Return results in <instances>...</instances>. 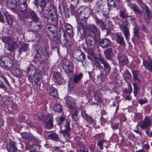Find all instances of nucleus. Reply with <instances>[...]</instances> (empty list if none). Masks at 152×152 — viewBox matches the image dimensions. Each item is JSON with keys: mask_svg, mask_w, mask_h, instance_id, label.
<instances>
[{"mask_svg": "<svg viewBox=\"0 0 152 152\" xmlns=\"http://www.w3.org/2000/svg\"><path fill=\"white\" fill-rule=\"evenodd\" d=\"M54 112L55 113H61L63 111L62 106L60 103L55 104L54 106Z\"/></svg>", "mask_w": 152, "mask_h": 152, "instance_id": "obj_45", "label": "nucleus"}, {"mask_svg": "<svg viewBox=\"0 0 152 152\" xmlns=\"http://www.w3.org/2000/svg\"><path fill=\"white\" fill-rule=\"evenodd\" d=\"M151 121L149 117L145 116L143 120L140 122L139 126L142 129H148L151 126Z\"/></svg>", "mask_w": 152, "mask_h": 152, "instance_id": "obj_18", "label": "nucleus"}, {"mask_svg": "<svg viewBox=\"0 0 152 152\" xmlns=\"http://www.w3.org/2000/svg\"><path fill=\"white\" fill-rule=\"evenodd\" d=\"M92 16L95 22L97 25H99L101 29L103 30H106L107 34H109L112 28L111 23L109 20L99 19L94 14H93Z\"/></svg>", "mask_w": 152, "mask_h": 152, "instance_id": "obj_3", "label": "nucleus"}, {"mask_svg": "<svg viewBox=\"0 0 152 152\" xmlns=\"http://www.w3.org/2000/svg\"><path fill=\"white\" fill-rule=\"evenodd\" d=\"M53 80L58 85H62L65 83L66 81L62 77L61 74L58 72H54L53 74Z\"/></svg>", "mask_w": 152, "mask_h": 152, "instance_id": "obj_14", "label": "nucleus"}, {"mask_svg": "<svg viewBox=\"0 0 152 152\" xmlns=\"http://www.w3.org/2000/svg\"><path fill=\"white\" fill-rule=\"evenodd\" d=\"M53 118L51 115H46L43 121V126L45 129L50 130L53 128Z\"/></svg>", "mask_w": 152, "mask_h": 152, "instance_id": "obj_10", "label": "nucleus"}, {"mask_svg": "<svg viewBox=\"0 0 152 152\" xmlns=\"http://www.w3.org/2000/svg\"><path fill=\"white\" fill-rule=\"evenodd\" d=\"M105 136V133L104 132H101L98 134H96L93 137L96 140L104 139Z\"/></svg>", "mask_w": 152, "mask_h": 152, "instance_id": "obj_56", "label": "nucleus"}, {"mask_svg": "<svg viewBox=\"0 0 152 152\" xmlns=\"http://www.w3.org/2000/svg\"><path fill=\"white\" fill-rule=\"evenodd\" d=\"M104 66V71L106 75H108L110 73L111 67L110 65L107 62L103 64Z\"/></svg>", "mask_w": 152, "mask_h": 152, "instance_id": "obj_50", "label": "nucleus"}, {"mask_svg": "<svg viewBox=\"0 0 152 152\" xmlns=\"http://www.w3.org/2000/svg\"><path fill=\"white\" fill-rule=\"evenodd\" d=\"M20 64L17 65V68H14L12 71V74L14 76L18 78H21L23 76V71L18 68Z\"/></svg>", "mask_w": 152, "mask_h": 152, "instance_id": "obj_34", "label": "nucleus"}, {"mask_svg": "<svg viewBox=\"0 0 152 152\" xmlns=\"http://www.w3.org/2000/svg\"><path fill=\"white\" fill-rule=\"evenodd\" d=\"M61 37V35H60V43H61V45L63 47H66L68 44V41L66 39H63Z\"/></svg>", "mask_w": 152, "mask_h": 152, "instance_id": "obj_62", "label": "nucleus"}, {"mask_svg": "<svg viewBox=\"0 0 152 152\" xmlns=\"http://www.w3.org/2000/svg\"><path fill=\"white\" fill-rule=\"evenodd\" d=\"M6 22L8 24V25H9L10 26H11L12 25L13 22V20L12 17L11 16V15L7 16V17L5 18Z\"/></svg>", "mask_w": 152, "mask_h": 152, "instance_id": "obj_63", "label": "nucleus"}, {"mask_svg": "<svg viewBox=\"0 0 152 152\" xmlns=\"http://www.w3.org/2000/svg\"><path fill=\"white\" fill-rule=\"evenodd\" d=\"M123 76L126 80H130L132 77L131 73L127 69H125L123 72Z\"/></svg>", "mask_w": 152, "mask_h": 152, "instance_id": "obj_49", "label": "nucleus"}, {"mask_svg": "<svg viewBox=\"0 0 152 152\" xmlns=\"http://www.w3.org/2000/svg\"><path fill=\"white\" fill-rule=\"evenodd\" d=\"M132 85L134 88L133 93L134 94V96L136 97L139 94V88L137 84L136 83H132Z\"/></svg>", "mask_w": 152, "mask_h": 152, "instance_id": "obj_54", "label": "nucleus"}, {"mask_svg": "<svg viewBox=\"0 0 152 152\" xmlns=\"http://www.w3.org/2000/svg\"><path fill=\"white\" fill-rule=\"evenodd\" d=\"M133 78L132 80L134 82L133 83L137 84L140 83L141 81L140 77L139 76L140 71L138 70H135L132 71Z\"/></svg>", "mask_w": 152, "mask_h": 152, "instance_id": "obj_32", "label": "nucleus"}, {"mask_svg": "<svg viewBox=\"0 0 152 152\" xmlns=\"http://www.w3.org/2000/svg\"><path fill=\"white\" fill-rule=\"evenodd\" d=\"M128 5L133 10L137 16H141L142 12L140 7L136 4L130 3Z\"/></svg>", "mask_w": 152, "mask_h": 152, "instance_id": "obj_24", "label": "nucleus"}, {"mask_svg": "<svg viewBox=\"0 0 152 152\" xmlns=\"http://www.w3.org/2000/svg\"><path fill=\"white\" fill-rule=\"evenodd\" d=\"M64 26L65 29V31L67 33L69 38H73L74 33L72 26L70 24L66 23H64Z\"/></svg>", "mask_w": 152, "mask_h": 152, "instance_id": "obj_22", "label": "nucleus"}, {"mask_svg": "<svg viewBox=\"0 0 152 152\" xmlns=\"http://www.w3.org/2000/svg\"><path fill=\"white\" fill-rule=\"evenodd\" d=\"M26 70V75L29 82L32 83L33 88L35 89L40 88L41 84L40 80L42 78L41 74H36V68L32 64H30Z\"/></svg>", "mask_w": 152, "mask_h": 152, "instance_id": "obj_1", "label": "nucleus"}, {"mask_svg": "<svg viewBox=\"0 0 152 152\" xmlns=\"http://www.w3.org/2000/svg\"><path fill=\"white\" fill-rule=\"evenodd\" d=\"M115 36L116 38L117 42L121 45H124L125 42L124 38L121 33L120 32H117L115 34Z\"/></svg>", "mask_w": 152, "mask_h": 152, "instance_id": "obj_37", "label": "nucleus"}, {"mask_svg": "<svg viewBox=\"0 0 152 152\" xmlns=\"http://www.w3.org/2000/svg\"><path fill=\"white\" fill-rule=\"evenodd\" d=\"M10 53L0 58V66L3 69H8L13 65L12 60L10 56Z\"/></svg>", "mask_w": 152, "mask_h": 152, "instance_id": "obj_7", "label": "nucleus"}, {"mask_svg": "<svg viewBox=\"0 0 152 152\" xmlns=\"http://www.w3.org/2000/svg\"><path fill=\"white\" fill-rule=\"evenodd\" d=\"M90 16V12L88 10L85 9L84 13L82 14V20L85 21V23H87L88 18Z\"/></svg>", "mask_w": 152, "mask_h": 152, "instance_id": "obj_48", "label": "nucleus"}, {"mask_svg": "<svg viewBox=\"0 0 152 152\" xmlns=\"http://www.w3.org/2000/svg\"><path fill=\"white\" fill-rule=\"evenodd\" d=\"M78 22L77 25V33H80V37L82 39L85 37L86 35L87 32V27L85 26L86 23H85L83 20H80Z\"/></svg>", "mask_w": 152, "mask_h": 152, "instance_id": "obj_8", "label": "nucleus"}, {"mask_svg": "<svg viewBox=\"0 0 152 152\" xmlns=\"http://www.w3.org/2000/svg\"><path fill=\"white\" fill-rule=\"evenodd\" d=\"M64 99L65 100L66 104L68 108L72 109L75 104V101L74 98L69 95H66Z\"/></svg>", "mask_w": 152, "mask_h": 152, "instance_id": "obj_23", "label": "nucleus"}, {"mask_svg": "<svg viewBox=\"0 0 152 152\" xmlns=\"http://www.w3.org/2000/svg\"><path fill=\"white\" fill-rule=\"evenodd\" d=\"M45 9V8H44L43 9H38L39 12V15L42 20L45 21V22H49V15L48 16V14L46 12H43Z\"/></svg>", "mask_w": 152, "mask_h": 152, "instance_id": "obj_36", "label": "nucleus"}, {"mask_svg": "<svg viewBox=\"0 0 152 152\" xmlns=\"http://www.w3.org/2000/svg\"><path fill=\"white\" fill-rule=\"evenodd\" d=\"M87 31L91 34L94 35L96 38H100V31L95 24L90 25L87 27Z\"/></svg>", "mask_w": 152, "mask_h": 152, "instance_id": "obj_11", "label": "nucleus"}, {"mask_svg": "<svg viewBox=\"0 0 152 152\" xmlns=\"http://www.w3.org/2000/svg\"><path fill=\"white\" fill-rule=\"evenodd\" d=\"M142 63L145 69L149 72L152 73V59H150L148 61L143 59Z\"/></svg>", "mask_w": 152, "mask_h": 152, "instance_id": "obj_31", "label": "nucleus"}, {"mask_svg": "<svg viewBox=\"0 0 152 152\" xmlns=\"http://www.w3.org/2000/svg\"><path fill=\"white\" fill-rule=\"evenodd\" d=\"M49 21L53 24L58 25V15L57 12H51L49 14Z\"/></svg>", "mask_w": 152, "mask_h": 152, "instance_id": "obj_25", "label": "nucleus"}, {"mask_svg": "<svg viewBox=\"0 0 152 152\" xmlns=\"http://www.w3.org/2000/svg\"><path fill=\"white\" fill-rule=\"evenodd\" d=\"M113 47H111L110 48L104 50V52L105 57L107 59L109 60H112L114 55L113 53Z\"/></svg>", "mask_w": 152, "mask_h": 152, "instance_id": "obj_29", "label": "nucleus"}, {"mask_svg": "<svg viewBox=\"0 0 152 152\" xmlns=\"http://www.w3.org/2000/svg\"><path fill=\"white\" fill-rule=\"evenodd\" d=\"M83 74L81 72L78 74H75L73 79L74 83H79L83 78Z\"/></svg>", "mask_w": 152, "mask_h": 152, "instance_id": "obj_43", "label": "nucleus"}, {"mask_svg": "<svg viewBox=\"0 0 152 152\" xmlns=\"http://www.w3.org/2000/svg\"><path fill=\"white\" fill-rule=\"evenodd\" d=\"M18 47V43L16 42L13 41L8 45L7 50L8 51L12 52L16 49Z\"/></svg>", "mask_w": 152, "mask_h": 152, "instance_id": "obj_42", "label": "nucleus"}, {"mask_svg": "<svg viewBox=\"0 0 152 152\" xmlns=\"http://www.w3.org/2000/svg\"><path fill=\"white\" fill-rule=\"evenodd\" d=\"M7 6L11 10H15L17 6V0H5Z\"/></svg>", "mask_w": 152, "mask_h": 152, "instance_id": "obj_33", "label": "nucleus"}, {"mask_svg": "<svg viewBox=\"0 0 152 152\" xmlns=\"http://www.w3.org/2000/svg\"><path fill=\"white\" fill-rule=\"evenodd\" d=\"M18 51L19 54H21L23 52L27 51L28 50V45L27 44L22 42L20 45Z\"/></svg>", "mask_w": 152, "mask_h": 152, "instance_id": "obj_41", "label": "nucleus"}, {"mask_svg": "<svg viewBox=\"0 0 152 152\" xmlns=\"http://www.w3.org/2000/svg\"><path fill=\"white\" fill-rule=\"evenodd\" d=\"M40 142L39 140H35L32 143L28 146V150L29 152H38L41 148L40 145Z\"/></svg>", "mask_w": 152, "mask_h": 152, "instance_id": "obj_15", "label": "nucleus"}, {"mask_svg": "<svg viewBox=\"0 0 152 152\" xmlns=\"http://www.w3.org/2000/svg\"><path fill=\"white\" fill-rule=\"evenodd\" d=\"M21 136L23 138L30 142L33 140L34 138L30 134L27 132L22 133Z\"/></svg>", "mask_w": 152, "mask_h": 152, "instance_id": "obj_46", "label": "nucleus"}, {"mask_svg": "<svg viewBox=\"0 0 152 152\" xmlns=\"http://www.w3.org/2000/svg\"><path fill=\"white\" fill-rule=\"evenodd\" d=\"M73 58L78 62H83L86 59L85 53L80 50H76L74 51Z\"/></svg>", "mask_w": 152, "mask_h": 152, "instance_id": "obj_13", "label": "nucleus"}, {"mask_svg": "<svg viewBox=\"0 0 152 152\" xmlns=\"http://www.w3.org/2000/svg\"><path fill=\"white\" fill-rule=\"evenodd\" d=\"M39 49L37 50L36 53L35 55V57L36 58H40L41 61L44 62L49 57L48 48V43L46 42L42 41L40 45H39Z\"/></svg>", "mask_w": 152, "mask_h": 152, "instance_id": "obj_2", "label": "nucleus"}, {"mask_svg": "<svg viewBox=\"0 0 152 152\" xmlns=\"http://www.w3.org/2000/svg\"><path fill=\"white\" fill-rule=\"evenodd\" d=\"M47 10L49 12V13L51 12H57L56 8L53 4H49Z\"/></svg>", "mask_w": 152, "mask_h": 152, "instance_id": "obj_55", "label": "nucleus"}, {"mask_svg": "<svg viewBox=\"0 0 152 152\" xmlns=\"http://www.w3.org/2000/svg\"><path fill=\"white\" fill-rule=\"evenodd\" d=\"M2 100L4 104L7 105L12 104L13 102L12 97L7 95H4L3 96Z\"/></svg>", "mask_w": 152, "mask_h": 152, "instance_id": "obj_38", "label": "nucleus"}, {"mask_svg": "<svg viewBox=\"0 0 152 152\" xmlns=\"http://www.w3.org/2000/svg\"><path fill=\"white\" fill-rule=\"evenodd\" d=\"M51 38L49 39L50 40L51 45L53 49H56L58 54L59 56V45L60 41L58 38V36H57V37H52Z\"/></svg>", "mask_w": 152, "mask_h": 152, "instance_id": "obj_17", "label": "nucleus"}, {"mask_svg": "<svg viewBox=\"0 0 152 152\" xmlns=\"http://www.w3.org/2000/svg\"><path fill=\"white\" fill-rule=\"evenodd\" d=\"M85 115L86 120L88 123L92 124L93 127L95 129L99 128L100 127L99 126H97L96 125V120H94L91 115H88L86 113H85Z\"/></svg>", "mask_w": 152, "mask_h": 152, "instance_id": "obj_26", "label": "nucleus"}, {"mask_svg": "<svg viewBox=\"0 0 152 152\" xmlns=\"http://www.w3.org/2000/svg\"><path fill=\"white\" fill-rule=\"evenodd\" d=\"M58 25L48 24L45 27L46 33L47 36L49 39H51L52 37H57L58 36V27L56 26Z\"/></svg>", "mask_w": 152, "mask_h": 152, "instance_id": "obj_6", "label": "nucleus"}, {"mask_svg": "<svg viewBox=\"0 0 152 152\" xmlns=\"http://www.w3.org/2000/svg\"><path fill=\"white\" fill-rule=\"evenodd\" d=\"M99 43L101 47L103 48H107L110 47H112V42L107 38L102 39L99 42Z\"/></svg>", "mask_w": 152, "mask_h": 152, "instance_id": "obj_28", "label": "nucleus"}, {"mask_svg": "<svg viewBox=\"0 0 152 152\" xmlns=\"http://www.w3.org/2000/svg\"><path fill=\"white\" fill-rule=\"evenodd\" d=\"M79 112V111L78 110H75V111L71 113V117L72 119L74 121H76L77 120V117L78 116V114Z\"/></svg>", "mask_w": 152, "mask_h": 152, "instance_id": "obj_58", "label": "nucleus"}, {"mask_svg": "<svg viewBox=\"0 0 152 152\" xmlns=\"http://www.w3.org/2000/svg\"><path fill=\"white\" fill-rule=\"evenodd\" d=\"M11 104L12 105L11 108L12 112L14 113H16L18 110V105L15 102H12V104Z\"/></svg>", "mask_w": 152, "mask_h": 152, "instance_id": "obj_64", "label": "nucleus"}, {"mask_svg": "<svg viewBox=\"0 0 152 152\" xmlns=\"http://www.w3.org/2000/svg\"><path fill=\"white\" fill-rule=\"evenodd\" d=\"M96 60H97L99 62L103 64L107 62L105 58L100 54L97 57Z\"/></svg>", "mask_w": 152, "mask_h": 152, "instance_id": "obj_59", "label": "nucleus"}, {"mask_svg": "<svg viewBox=\"0 0 152 152\" xmlns=\"http://www.w3.org/2000/svg\"><path fill=\"white\" fill-rule=\"evenodd\" d=\"M102 1H97L96 2L94 9L95 10L97 11L100 12L102 10Z\"/></svg>", "mask_w": 152, "mask_h": 152, "instance_id": "obj_51", "label": "nucleus"}, {"mask_svg": "<svg viewBox=\"0 0 152 152\" xmlns=\"http://www.w3.org/2000/svg\"><path fill=\"white\" fill-rule=\"evenodd\" d=\"M127 88H125L123 90L124 94H131L132 91V88L131 84L129 83H127Z\"/></svg>", "mask_w": 152, "mask_h": 152, "instance_id": "obj_47", "label": "nucleus"}, {"mask_svg": "<svg viewBox=\"0 0 152 152\" xmlns=\"http://www.w3.org/2000/svg\"><path fill=\"white\" fill-rule=\"evenodd\" d=\"M6 148L8 152H23L20 150H18L16 143L12 141H10L7 143Z\"/></svg>", "mask_w": 152, "mask_h": 152, "instance_id": "obj_20", "label": "nucleus"}, {"mask_svg": "<svg viewBox=\"0 0 152 152\" xmlns=\"http://www.w3.org/2000/svg\"><path fill=\"white\" fill-rule=\"evenodd\" d=\"M48 137L51 140L55 141H58L59 139L58 135L56 133H51L48 136Z\"/></svg>", "mask_w": 152, "mask_h": 152, "instance_id": "obj_52", "label": "nucleus"}, {"mask_svg": "<svg viewBox=\"0 0 152 152\" xmlns=\"http://www.w3.org/2000/svg\"><path fill=\"white\" fill-rule=\"evenodd\" d=\"M120 16L122 18H126V23L128 22V20H127V18H129L130 19L129 20H132V18L131 16L130 17H127L126 14L125 13V12L124 11H121L120 12V13L119 14Z\"/></svg>", "mask_w": 152, "mask_h": 152, "instance_id": "obj_60", "label": "nucleus"}, {"mask_svg": "<svg viewBox=\"0 0 152 152\" xmlns=\"http://www.w3.org/2000/svg\"><path fill=\"white\" fill-rule=\"evenodd\" d=\"M114 0H107V6L108 7V9H111L114 7H116V4Z\"/></svg>", "mask_w": 152, "mask_h": 152, "instance_id": "obj_53", "label": "nucleus"}, {"mask_svg": "<svg viewBox=\"0 0 152 152\" xmlns=\"http://www.w3.org/2000/svg\"><path fill=\"white\" fill-rule=\"evenodd\" d=\"M101 95L98 91H94V100L98 101L99 103L103 102V100L101 98Z\"/></svg>", "mask_w": 152, "mask_h": 152, "instance_id": "obj_44", "label": "nucleus"}, {"mask_svg": "<svg viewBox=\"0 0 152 152\" xmlns=\"http://www.w3.org/2000/svg\"><path fill=\"white\" fill-rule=\"evenodd\" d=\"M98 39L91 35H88L86 38V43L88 48L95 46Z\"/></svg>", "mask_w": 152, "mask_h": 152, "instance_id": "obj_16", "label": "nucleus"}, {"mask_svg": "<svg viewBox=\"0 0 152 152\" xmlns=\"http://www.w3.org/2000/svg\"><path fill=\"white\" fill-rule=\"evenodd\" d=\"M70 120L69 118H67L66 120V122L64 125L65 127L64 129H60L59 133H61L63 137L66 139H68L70 137V131L71 128L70 126Z\"/></svg>", "mask_w": 152, "mask_h": 152, "instance_id": "obj_9", "label": "nucleus"}, {"mask_svg": "<svg viewBox=\"0 0 152 152\" xmlns=\"http://www.w3.org/2000/svg\"><path fill=\"white\" fill-rule=\"evenodd\" d=\"M65 116H61L55 118L57 125L59 126L60 129H62V124L65 121H66Z\"/></svg>", "mask_w": 152, "mask_h": 152, "instance_id": "obj_39", "label": "nucleus"}, {"mask_svg": "<svg viewBox=\"0 0 152 152\" xmlns=\"http://www.w3.org/2000/svg\"><path fill=\"white\" fill-rule=\"evenodd\" d=\"M127 23L126 24L124 23L122 25H120V28L123 31L126 40L129 41V37L130 36V34L129 31V28L128 27Z\"/></svg>", "mask_w": 152, "mask_h": 152, "instance_id": "obj_21", "label": "nucleus"}, {"mask_svg": "<svg viewBox=\"0 0 152 152\" xmlns=\"http://www.w3.org/2000/svg\"><path fill=\"white\" fill-rule=\"evenodd\" d=\"M62 62L61 67L66 75L69 78H72L74 76L73 63L66 59H63Z\"/></svg>", "mask_w": 152, "mask_h": 152, "instance_id": "obj_4", "label": "nucleus"}, {"mask_svg": "<svg viewBox=\"0 0 152 152\" xmlns=\"http://www.w3.org/2000/svg\"><path fill=\"white\" fill-rule=\"evenodd\" d=\"M27 0H18V8L20 12L19 13L18 17L21 20L20 15L22 14H24L26 12L27 5Z\"/></svg>", "mask_w": 152, "mask_h": 152, "instance_id": "obj_12", "label": "nucleus"}, {"mask_svg": "<svg viewBox=\"0 0 152 152\" xmlns=\"http://www.w3.org/2000/svg\"><path fill=\"white\" fill-rule=\"evenodd\" d=\"M117 57L121 65L124 66L125 65L128 64V60L126 56L124 55L121 56L119 55H118Z\"/></svg>", "mask_w": 152, "mask_h": 152, "instance_id": "obj_35", "label": "nucleus"}, {"mask_svg": "<svg viewBox=\"0 0 152 152\" xmlns=\"http://www.w3.org/2000/svg\"><path fill=\"white\" fill-rule=\"evenodd\" d=\"M97 56H96V54L93 51H91L88 55V58L91 60H96Z\"/></svg>", "mask_w": 152, "mask_h": 152, "instance_id": "obj_61", "label": "nucleus"}, {"mask_svg": "<svg viewBox=\"0 0 152 152\" xmlns=\"http://www.w3.org/2000/svg\"><path fill=\"white\" fill-rule=\"evenodd\" d=\"M20 16L21 20L23 21L28 18H30L34 22H37L39 19L37 14L33 10L31 9H27L24 14H22Z\"/></svg>", "mask_w": 152, "mask_h": 152, "instance_id": "obj_5", "label": "nucleus"}, {"mask_svg": "<svg viewBox=\"0 0 152 152\" xmlns=\"http://www.w3.org/2000/svg\"><path fill=\"white\" fill-rule=\"evenodd\" d=\"M34 4L38 10L40 9H43L45 8L47 4L45 0H34Z\"/></svg>", "mask_w": 152, "mask_h": 152, "instance_id": "obj_30", "label": "nucleus"}, {"mask_svg": "<svg viewBox=\"0 0 152 152\" xmlns=\"http://www.w3.org/2000/svg\"><path fill=\"white\" fill-rule=\"evenodd\" d=\"M49 93L53 97L56 98L58 97V91L57 89L52 86L48 88Z\"/></svg>", "mask_w": 152, "mask_h": 152, "instance_id": "obj_40", "label": "nucleus"}, {"mask_svg": "<svg viewBox=\"0 0 152 152\" xmlns=\"http://www.w3.org/2000/svg\"><path fill=\"white\" fill-rule=\"evenodd\" d=\"M84 11L85 9L83 7H80L78 8L77 10H75L72 12L71 14L75 17L77 23L79 20L80 21V20H83L82 15V14L84 13Z\"/></svg>", "mask_w": 152, "mask_h": 152, "instance_id": "obj_19", "label": "nucleus"}, {"mask_svg": "<svg viewBox=\"0 0 152 152\" xmlns=\"http://www.w3.org/2000/svg\"><path fill=\"white\" fill-rule=\"evenodd\" d=\"M133 37L137 40H140L142 37V33L140 31V29L137 26H135L133 28Z\"/></svg>", "mask_w": 152, "mask_h": 152, "instance_id": "obj_27", "label": "nucleus"}, {"mask_svg": "<svg viewBox=\"0 0 152 152\" xmlns=\"http://www.w3.org/2000/svg\"><path fill=\"white\" fill-rule=\"evenodd\" d=\"M107 75L105 74L103 72H101L97 76V79L101 82H104Z\"/></svg>", "mask_w": 152, "mask_h": 152, "instance_id": "obj_57", "label": "nucleus"}]
</instances>
